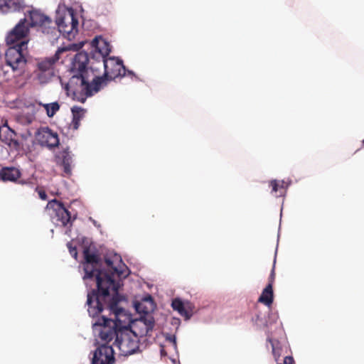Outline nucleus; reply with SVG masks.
<instances>
[{"label":"nucleus","mask_w":364,"mask_h":364,"mask_svg":"<svg viewBox=\"0 0 364 364\" xmlns=\"http://www.w3.org/2000/svg\"><path fill=\"white\" fill-rule=\"evenodd\" d=\"M47 208H52L55 212V215L52 217L53 222L57 225L70 226L72 222L75 219V216L71 217L70 213L65 208L61 202L54 199L48 202Z\"/></svg>","instance_id":"10"},{"label":"nucleus","mask_w":364,"mask_h":364,"mask_svg":"<svg viewBox=\"0 0 364 364\" xmlns=\"http://www.w3.org/2000/svg\"><path fill=\"white\" fill-rule=\"evenodd\" d=\"M105 73L101 77H103L107 84V81L113 80L117 77L125 75H132L135 77L134 73L127 70L122 60L111 57L104 59Z\"/></svg>","instance_id":"8"},{"label":"nucleus","mask_w":364,"mask_h":364,"mask_svg":"<svg viewBox=\"0 0 364 364\" xmlns=\"http://www.w3.org/2000/svg\"><path fill=\"white\" fill-rule=\"evenodd\" d=\"M88 62L89 58L85 52L75 54L70 66L72 76L64 87L68 96L82 103L106 86L103 77H95L90 82Z\"/></svg>","instance_id":"2"},{"label":"nucleus","mask_w":364,"mask_h":364,"mask_svg":"<svg viewBox=\"0 0 364 364\" xmlns=\"http://www.w3.org/2000/svg\"><path fill=\"white\" fill-rule=\"evenodd\" d=\"M1 128H7L8 129L7 139L9 141L8 144L11 148L16 150H18L22 148V144L14 138V136L17 135V133L8 126L7 122L4 123Z\"/></svg>","instance_id":"20"},{"label":"nucleus","mask_w":364,"mask_h":364,"mask_svg":"<svg viewBox=\"0 0 364 364\" xmlns=\"http://www.w3.org/2000/svg\"><path fill=\"white\" fill-rule=\"evenodd\" d=\"M90 220H92V223H93V224H94L95 225H97V223H96V221H95V220H92V218H90Z\"/></svg>","instance_id":"36"},{"label":"nucleus","mask_w":364,"mask_h":364,"mask_svg":"<svg viewBox=\"0 0 364 364\" xmlns=\"http://www.w3.org/2000/svg\"><path fill=\"white\" fill-rule=\"evenodd\" d=\"M21 176V171L16 167L7 166L0 170V179L3 181L16 182Z\"/></svg>","instance_id":"17"},{"label":"nucleus","mask_w":364,"mask_h":364,"mask_svg":"<svg viewBox=\"0 0 364 364\" xmlns=\"http://www.w3.org/2000/svg\"><path fill=\"white\" fill-rule=\"evenodd\" d=\"M92 46L95 48L98 53L104 59L109 55L111 52L109 43L101 36H96L92 41Z\"/></svg>","instance_id":"18"},{"label":"nucleus","mask_w":364,"mask_h":364,"mask_svg":"<svg viewBox=\"0 0 364 364\" xmlns=\"http://www.w3.org/2000/svg\"><path fill=\"white\" fill-rule=\"evenodd\" d=\"M171 306L173 310L177 311L180 315L186 319H190L193 315L192 304L190 302H183L180 299H175L172 301Z\"/></svg>","instance_id":"16"},{"label":"nucleus","mask_w":364,"mask_h":364,"mask_svg":"<svg viewBox=\"0 0 364 364\" xmlns=\"http://www.w3.org/2000/svg\"><path fill=\"white\" fill-rule=\"evenodd\" d=\"M73 113V118L81 119L85 114V110L80 107L74 106L71 109Z\"/></svg>","instance_id":"27"},{"label":"nucleus","mask_w":364,"mask_h":364,"mask_svg":"<svg viewBox=\"0 0 364 364\" xmlns=\"http://www.w3.org/2000/svg\"><path fill=\"white\" fill-rule=\"evenodd\" d=\"M103 343L95 350L92 364H112L114 362L112 346L107 345L108 343Z\"/></svg>","instance_id":"11"},{"label":"nucleus","mask_w":364,"mask_h":364,"mask_svg":"<svg viewBox=\"0 0 364 364\" xmlns=\"http://www.w3.org/2000/svg\"><path fill=\"white\" fill-rule=\"evenodd\" d=\"M168 340L171 344V346L174 349L176 350L177 346H176V338L174 336H170L168 338Z\"/></svg>","instance_id":"30"},{"label":"nucleus","mask_w":364,"mask_h":364,"mask_svg":"<svg viewBox=\"0 0 364 364\" xmlns=\"http://www.w3.org/2000/svg\"><path fill=\"white\" fill-rule=\"evenodd\" d=\"M363 143L364 144V139H363Z\"/></svg>","instance_id":"37"},{"label":"nucleus","mask_w":364,"mask_h":364,"mask_svg":"<svg viewBox=\"0 0 364 364\" xmlns=\"http://www.w3.org/2000/svg\"><path fill=\"white\" fill-rule=\"evenodd\" d=\"M28 41L29 39H24L14 31V28L6 36V42L9 46L5 54L6 66L11 68L18 75L23 73L25 70Z\"/></svg>","instance_id":"3"},{"label":"nucleus","mask_w":364,"mask_h":364,"mask_svg":"<svg viewBox=\"0 0 364 364\" xmlns=\"http://www.w3.org/2000/svg\"><path fill=\"white\" fill-rule=\"evenodd\" d=\"M34 117L31 114H20L17 117V122L23 126H27L33 122Z\"/></svg>","instance_id":"26"},{"label":"nucleus","mask_w":364,"mask_h":364,"mask_svg":"<svg viewBox=\"0 0 364 364\" xmlns=\"http://www.w3.org/2000/svg\"><path fill=\"white\" fill-rule=\"evenodd\" d=\"M36 137L38 143L43 146L50 149L59 145L58 134L48 127L41 128L37 132Z\"/></svg>","instance_id":"12"},{"label":"nucleus","mask_w":364,"mask_h":364,"mask_svg":"<svg viewBox=\"0 0 364 364\" xmlns=\"http://www.w3.org/2000/svg\"><path fill=\"white\" fill-rule=\"evenodd\" d=\"M47 115L50 117H53L60 109V105L57 102L43 105Z\"/></svg>","instance_id":"25"},{"label":"nucleus","mask_w":364,"mask_h":364,"mask_svg":"<svg viewBox=\"0 0 364 364\" xmlns=\"http://www.w3.org/2000/svg\"><path fill=\"white\" fill-rule=\"evenodd\" d=\"M62 155V165L63 171L67 175L71 174V164L73 163V157L68 149H65L61 153Z\"/></svg>","instance_id":"23"},{"label":"nucleus","mask_w":364,"mask_h":364,"mask_svg":"<svg viewBox=\"0 0 364 364\" xmlns=\"http://www.w3.org/2000/svg\"><path fill=\"white\" fill-rule=\"evenodd\" d=\"M97 341L101 342L109 343L114 337V345L119 350V355L127 356L136 352L139 349V340L136 337L130 328L124 330L113 331L110 327H104L99 332L98 335H95Z\"/></svg>","instance_id":"4"},{"label":"nucleus","mask_w":364,"mask_h":364,"mask_svg":"<svg viewBox=\"0 0 364 364\" xmlns=\"http://www.w3.org/2000/svg\"><path fill=\"white\" fill-rule=\"evenodd\" d=\"M20 135L22 139H26L28 137L32 136V131L29 129H26V130L23 133H21Z\"/></svg>","instance_id":"29"},{"label":"nucleus","mask_w":364,"mask_h":364,"mask_svg":"<svg viewBox=\"0 0 364 364\" xmlns=\"http://www.w3.org/2000/svg\"><path fill=\"white\" fill-rule=\"evenodd\" d=\"M110 311L114 314V319L108 318L105 316L97 318L92 322V331L94 335H98L99 332L104 327H110L113 331L124 330L125 328H131L132 323L134 321L132 314L128 311L118 308L116 304L109 306Z\"/></svg>","instance_id":"5"},{"label":"nucleus","mask_w":364,"mask_h":364,"mask_svg":"<svg viewBox=\"0 0 364 364\" xmlns=\"http://www.w3.org/2000/svg\"><path fill=\"white\" fill-rule=\"evenodd\" d=\"M26 12H28L29 20L28 19V24L29 27L38 26L46 28L52 22L49 17L45 16L39 11L32 10L26 11Z\"/></svg>","instance_id":"13"},{"label":"nucleus","mask_w":364,"mask_h":364,"mask_svg":"<svg viewBox=\"0 0 364 364\" xmlns=\"http://www.w3.org/2000/svg\"><path fill=\"white\" fill-rule=\"evenodd\" d=\"M25 0H0V11L3 14L25 11Z\"/></svg>","instance_id":"14"},{"label":"nucleus","mask_w":364,"mask_h":364,"mask_svg":"<svg viewBox=\"0 0 364 364\" xmlns=\"http://www.w3.org/2000/svg\"><path fill=\"white\" fill-rule=\"evenodd\" d=\"M270 185L272 187V192L275 193L277 197H279L284 196L289 183H286L284 181H278L272 180L270 182Z\"/></svg>","instance_id":"22"},{"label":"nucleus","mask_w":364,"mask_h":364,"mask_svg":"<svg viewBox=\"0 0 364 364\" xmlns=\"http://www.w3.org/2000/svg\"><path fill=\"white\" fill-rule=\"evenodd\" d=\"M83 255L84 282L87 287L90 285V282H95L97 285V290L93 289L87 293V299L88 314L95 318L103 311V301L109 295V291L117 294L118 286L114 282V275L125 277L127 274L125 272V264L121 256L117 253H110L105 257L107 272L101 269L102 264L99 255L95 252H91L90 247L84 248Z\"/></svg>","instance_id":"1"},{"label":"nucleus","mask_w":364,"mask_h":364,"mask_svg":"<svg viewBox=\"0 0 364 364\" xmlns=\"http://www.w3.org/2000/svg\"><path fill=\"white\" fill-rule=\"evenodd\" d=\"M67 247H68V248L69 250V252L71 255V256L74 259H77V251L76 247H73L72 245V242H68L67 243Z\"/></svg>","instance_id":"28"},{"label":"nucleus","mask_w":364,"mask_h":364,"mask_svg":"<svg viewBox=\"0 0 364 364\" xmlns=\"http://www.w3.org/2000/svg\"><path fill=\"white\" fill-rule=\"evenodd\" d=\"M81 119H79L77 117V119L73 118L72 124L73 126L74 129H77L80 126V122Z\"/></svg>","instance_id":"31"},{"label":"nucleus","mask_w":364,"mask_h":364,"mask_svg":"<svg viewBox=\"0 0 364 364\" xmlns=\"http://www.w3.org/2000/svg\"><path fill=\"white\" fill-rule=\"evenodd\" d=\"M70 50V46L59 47L53 56L42 58L38 62L34 75L39 83H48L55 75L56 64Z\"/></svg>","instance_id":"7"},{"label":"nucleus","mask_w":364,"mask_h":364,"mask_svg":"<svg viewBox=\"0 0 364 364\" xmlns=\"http://www.w3.org/2000/svg\"><path fill=\"white\" fill-rule=\"evenodd\" d=\"M258 301L267 306H270L273 302V289L272 282H269L263 289Z\"/></svg>","instance_id":"19"},{"label":"nucleus","mask_w":364,"mask_h":364,"mask_svg":"<svg viewBox=\"0 0 364 364\" xmlns=\"http://www.w3.org/2000/svg\"><path fill=\"white\" fill-rule=\"evenodd\" d=\"M134 308L136 312L139 313L141 316L152 315L151 312L154 309V303L151 295L148 294L141 299V301H135Z\"/></svg>","instance_id":"15"},{"label":"nucleus","mask_w":364,"mask_h":364,"mask_svg":"<svg viewBox=\"0 0 364 364\" xmlns=\"http://www.w3.org/2000/svg\"><path fill=\"white\" fill-rule=\"evenodd\" d=\"M29 26L28 24V18L24 17L21 18L17 24L14 27V31H16L20 36H22L24 39H29Z\"/></svg>","instance_id":"21"},{"label":"nucleus","mask_w":364,"mask_h":364,"mask_svg":"<svg viewBox=\"0 0 364 364\" xmlns=\"http://www.w3.org/2000/svg\"><path fill=\"white\" fill-rule=\"evenodd\" d=\"M55 23L58 31L53 28L51 33H60L69 41L75 39L78 33L79 21L77 14L71 7L59 5L55 12Z\"/></svg>","instance_id":"6"},{"label":"nucleus","mask_w":364,"mask_h":364,"mask_svg":"<svg viewBox=\"0 0 364 364\" xmlns=\"http://www.w3.org/2000/svg\"><path fill=\"white\" fill-rule=\"evenodd\" d=\"M38 195H39V197L42 199V200H46L47 199V194L46 193L45 191H38Z\"/></svg>","instance_id":"33"},{"label":"nucleus","mask_w":364,"mask_h":364,"mask_svg":"<svg viewBox=\"0 0 364 364\" xmlns=\"http://www.w3.org/2000/svg\"><path fill=\"white\" fill-rule=\"evenodd\" d=\"M160 353H161V356H165V355H166V350H164V347H163V346H161Z\"/></svg>","instance_id":"35"},{"label":"nucleus","mask_w":364,"mask_h":364,"mask_svg":"<svg viewBox=\"0 0 364 364\" xmlns=\"http://www.w3.org/2000/svg\"><path fill=\"white\" fill-rule=\"evenodd\" d=\"M155 321L152 315L140 316L134 319L130 330L140 340L143 337H151L154 327Z\"/></svg>","instance_id":"9"},{"label":"nucleus","mask_w":364,"mask_h":364,"mask_svg":"<svg viewBox=\"0 0 364 364\" xmlns=\"http://www.w3.org/2000/svg\"><path fill=\"white\" fill-rule=\"evenodd\" d=\"M294 359L291 356H286L284 358V363H277V364H293Z\"/></svg>","instance_id":"32"},{"label":"nucleus","mask_w":364,"mask_h":364,"mask_svg":"<svg viewBox=\"0 0 364 364\" xmlns=\"http://www.w3.org/2000/svg\"><path fill=\"white\" fill-rule=\"evenodd\" d=\"M267 341L270 343L272 346V354L274 355V360L276 361H278L282 354L280 343L279 342L278 340L272 338L269 335L267 336Z\"/></svg>","instance_id":"24"},{"label":"nucleus","mask_w":364,"mask_h":364,"mask_svg":"<svg viewBox=\"0 0 364 364\" xmlns=\"http://www.w3.org/2000/svg\"><path fill=\"white\" fill-rule=\"evenodd\" d=\"M274 268L273 267V269H272L270 276H269V282H272V284L274 282Z\"/></svg>","instance_id":"34"}]
</instances>
